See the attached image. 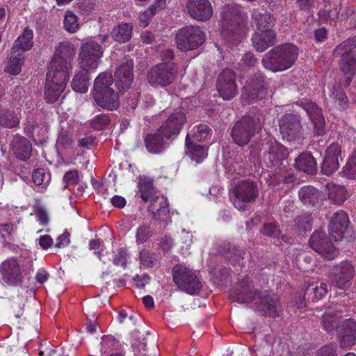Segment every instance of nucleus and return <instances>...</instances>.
<instances>
[{
  "instance_id": "a878e982",
  "label": "nucleus",
  "mask_w": 356,
  "mask_h": 356,
  "mask_svg": "<svg viewBox=\"0 0 356 356\" xmlns=\"http://www.w3.org/2000/svg\"><path fill=\"white\" fill-rule=\"evenodd\" d=\"M300 105L307 113L314 127L318 129V134H321L323 133L324 119L321 108L309 99L300 101Z\"/></svg>"
},
{
  "instance_id": "aec40b11",
  "label": "nucleus",
  "mask_w": 356,
  "mask_h": 356,
  "mask_svg": "<svg viewBox=\"0 0 356 356\" xmlns=\"http://www.w3.org/2000/svg\"><path fill=\"white\" fill-rule=\"evenodd\" d=\"M288 155L286 149L280 143L274 141L271 143L269 150L264 156V163L267 168H281Z\"/></svg>"
},
{
  "instance_id": "6e6552de",
  "label": "nucleus",
  "mask_w": 356,
  "mask_h": 356,
  "mask_svg": "<svg viewBox=\"0 0 356 356\" xmlns=\"http://www.w3.org/2000/svg\"><path fill=\"white\" fill-rule=\"evenodd\" d=\"M221 31L230 32L242 38L246 35V29L243 24L238 8L236 5H227L223 8L220 19Z\"/></svg>"
},
{
  "instance_id": "ea45409f",
  "label": "nucleus",
  "mask_w": 356,
  "mask_h": 356,
  "mask_svg": "<svg viewBox=\"0 0 356 356\" xmlns=\"http://www.w3.org/2000/svg\"><path fill=\"white\" fill-rule=\"evenodd\" d=\"M25 57L24 55L17 56L11 51L10 57L5 67V72L12 75H17L21 72Z\"/></svg>"
},
{
  "instance_id": "49530a36",
  "label": "nucleus",
  "mask_w": 356,
  "mask_h": 356,
  "mask_svg": "<svg viewBox=\"0 0 356 356\" xmlns=\"http://www.w3.org/2000/svg\"><path fill=\"white\" fill-rule=\"evenodd\" d=\"M330 97L339 108L345 109L348 107L347 97L340 85L335 84L333 86Z\"/></svg>"
},
{
  "instance_id": "c9c22d12",
  "label": "nucleus",
  "mask_w": 356,
  "mask_h": 356,
  "mask_svg": "<svg viewBox=\"0 0 356 356\" xmlns=\"http://www.w3.org/2000/svg\"><path fill=\"white\" fill-rule=\"evenodd\" d=\"M329 199L335 204L341 205L347 199L348 193L343 186L333 184H327Z\"/></svg>"
},
{
  "instance_id": "412c9836",
  "label": "nucleus",
  "mask_w": 356,
  "mask_h": 356,
  "mask_svg": "<svg viewBox=\"0 0 356 356\" xmlns=\"http://www.w3.org/2000/svg\"><path fill=\"white\" fill-rule=\"evenodd\" d=\"M134 62L126 60L116 70L115 73V83L120 92L126 91L131 85L134 80Z\"/></svg>"
},
{
  "instance_id": "4468645a",
  "label": "nucleus",
  "mask_w": 356,
  "mask_h": 356,
  "mask_svg": "<svg viewBox=\"0 0 356 356\" xmlns=\"http://www.w3.org/2000/svg\"><path fill=\"white\" fill-rule=\"evenodd\" d=\"M255 131L254 121L250 116H244L236 122L232 130V137L239 146L247 145Z\"/></svg>"
},
{
  "instance_id": "a18cd8bd",
  "label": "nucleus",
  "mask_w": 356,
  "mask_h": 356,
  "mask_svg": "<svg viewBox=\"0 0 356 356\" xmlns=\"http://www.w3.org/2000/svg\"><path fill=\"white\" fill-rule=\"evenodd\" d=\"M33 182L38 187L36 191H40L46 188L50 181V175L44 169H37L33 173Z\"/></svg>"
},
{
  "instance_id": "de8ad7c7",
  "label": "nucleus",
  "mask_w": 356,
  "mask_h": 356,
  "mask_svg": "<svg viewBox=\"0 0 356 356\" xmlns=\"http://www.w3.org/2000/svg\"><path fill=\"white\" fill-rule=\"evenodd\" d=\"M211 129L207 124H199L195 126L188 134L190 135V140L192 139L193 143L202 142L207 139L210 134Z\"/></svg>"
},
{
  "instance_id": "9d476101",
  "label": "nucleus",
  "mask_w": 356,
  "mask_h": 356,
  "mask_svg": "<svg viewBox=\"0 0 356 356\" xmlns=\"http://www.w3.org/2000/svg\"><path fill=\"white\" fill-rule=\"evenodd\" d=\"M103 53L102 46L92 40L82 44L79 54L81 68L84 71L96 70Z\"/></svg>"
},
{
  "instance_id": "cd10ccee",
  "label": "nucleus",
  "mask_w": 356,
  "mask_h": 356,
  "mask_svg": "<svg viewBox=\"0 0 356 356\" xmlns=\"http://www.w3.org/2000/svg\"><path fill=\"white\" fill-rule=\"evenodd\" d=\"M11 150L17 158L26 161L30 157L32 145L28 139L21 136H16L12 141Z\"/></svg>"
},
{
  "instance_id": "473e14b6",
  "label": "nucleus",
  "mask_w": 356,
  "mask_h": 356,
  "mask_svg": "<svg viewBox=\"0 0 356 356\" xmlns=\"http://www.w3.org/2000/svg\"><path fill=\"white\" fill-rule=\"evenodd\" d=\"M296 168L307 174L313 175L316 172V163L309 153L300 154L295 161Z\"/></svg>"
},
{
  "instance_id": "774afa93",
  "label": "nucleus",
  "mask_w": 356,
  "mask_h": 356,
  "mask_svg": "<svg viewBox=\"0 0 356 356\" xmlns=\"http://www.w3.org/2000/svg\"><path fill=\"white\" fill-rule=\"evenodd\" d=\"M134 280L136 282V286L138 288L142 289L146 284H149L150 277L147 274H143L141 275H137L134 277Z\"/></svg>"
},
{
  "instance_id": "f8f14e48",
  "label": "nucleus",
  "mask_w": 356,
  "mask_h": 356,
  "mask_svg": "<svg viewBox=\"0 0 356 356\" xmlns=\"http://www.w3.org/2000/svg\"><path fill=\"white\" fill-rule=\"evenodd\" d=\"M355 270L351 263L344 261L334 266L328 273L330 284L339 289L346 290L351 284Z\"/></svg>"
},
{
  "instance_id": "ddd939ff",
  "label": "nucleus",
  "mask_w": 356,
  "mask_h": 356,
  "mask_svg": "<svg viewBox=\"0 0 356 356\" xmlns=\"http://www.w3.org/2000/svg\"><path fill=\"white\" fill-rule=\"evenodd\" d=\"M186 121L185 113L180 109L175 110L159 127V134L166 140H174L179 134Z\"/></svg>"
},
{
  "instance_id": "39448f33",
  "label": "nucleus",
  "mask_w": 356,
  "mask_h": 356,
  "mask_svg": "<svg viewBox=\"0 0 356 356\" xmlns=\"http://www.w3.org/2000/svg\"><path fill=\"white\" fill-rule=\"evenodd\" d=\"M173 281L178 289L190 295L197 294L202 289V283L197 273L184 264L172 268Z\"/></svg>"
},
{
  "instance_id": "c03bdc74",
  "label": "nucleus",
  "mask_w": 356,
  "mask_h": 356,
  "mask_svg": "<svg viewBox=\"0 0 356 356\" xmlns=\"http://www.w3.org/2000/svg\"><path fill=\"white\" fill-rule=\"evenodd\" d=\"M339 316L334 314L331 309H327L323 316L322 325L323 328L327 332H332L334 329L337 330V327L341 326V323L339 324Z\"/></svg>"
},
{
  "instance_id": "c85d7f7f",
  "label": "nucleus",
  "mask_w": 356,
  "mask_h": 356,
  "mask_svg": "<svg viewBox=\"0 0 356 356\" xmlns=\"http://www.w3.org/2000/svg\"><path fill=\"white\" fill-rule=\"evenodd\" d=\"M33 33L29 28H26L14 42L12 48L13 53L19 55H24V52L30 50L33 45Z\"/></svg>"
},
{
  "instance_id": "13d9d810",
  "label": "nucleus",
  "mask_w": 356,
  "mask_h": 356,
  "mask_svg": "<svg viewBox=\"0 0 356 356\" xmlns=\"http://www.w3.org/2000/svg\"><path fill=\"white\" fill-rule=\"evenodd\" d=\"M356 47V35L353 38H348L346 41L339 44L334 50V54H341L346 51H352Z\"/></svg>"
},
{
  "instance_id": "4be33fe9",
  "label": "nucleus",
  "mask_w": 356,
  "mask_h": 356,
  "mask_svg": "<svg viewBox=\"0 0 356 356\" xmlns=\"http://www.w3.org/2000/svg\"><path fill=\"white\" fill-rule=\"evenodd\" d=\"M348 223V216L344 211L341 210L336 212L333 215L328 227L330 238L336 242L340 241L343 236Z\"/></svg>"
},
{
  "instance_id": "680f3d73",
  "label": "nucleus",
  "mask_w": 356,
  "mask_h": 356,
  "mask_svg": "<svg viewBox=\"0 0 356 356\" xmlns=\"http://www.w3.org/2000/svg\"><path fill=\"white\" fill-rule=\"evenodd\" d=\"M325 156L342 160L341 147L338 143H332L327 147Z\"/></svg>"
},
{
  "instance_id": "c756f323",
  "label": "nucleus",
  "mask_w": 356,
  "mask_h": 356,
  "mask_svg": "<svg viewBox=\"0 0 356 356\" xmlns=\"http://www.w3.org/2000/svg\"><path fill=\"white\" fill-rule=\"evenodd\" d=\"M165 139L163 136L159 134V129L155 134H147L144 138L147 150L152 154L161 152L165 147Z\"/></svg>"
},
{
  "instance_id": "423d86ee",
  "label": "nucleus",
  "mask_w": 356,
  "mask_h": 356,
  "mask_svg": "<svg viewBox=\"0 0 356 356\" xmlns=\"http://www.w3.org/2000/svg\"><path fill=\"white\" fill-rule=\"evenodd\" d=\"M259 195L257 184L250 180L238 183L230 193V199L235 208L245 210L249 204L254 202Z\"/></svg>"
},
{
  "instance_id": "7ed1b4c3",
  "label": "nucleus",
  "mask_w": 356,
  "mask_h": 356,
  "mask_svg": "<svg viewBox=\"0 0 356 356\" xmlns=\"http://www.w3.org/2000/svg\"><path fill=\"white\" fill-rule=\"evenodd\" d=\"M75 54L74 47L70 42H60L56 47L50 62L47 74L48 76L69 81Z\"/></svg>"
},
{
  "instance_id": "0e129e2a",
  "label": "nucleus",
  "mask_w": 356,
  "mask_h": 356,
  "mask_svg": "<svg viewBox=\"0 0 356 356\" xmlns=\"http://www.w3.org/2000/svg\"><path fill=\"white\" fill-rule=\"evenodd\" d=\"M312 218L309 216H304L297 219L298 227L303 232L310 231L312 229Z\"/></svg>"
},
{
  "instance_id": "e433bc0d",
  "label": "nucleus",
  "mask_w": 356,
  "mask_h": 356,
  "mask_svg": "<svg viewBox=\"0 0 356 356\" xmlns=\"http://www.w3.org/2000/svg\"><path fill=\"white\" fill-rule=\"evenodd\" d=\"M298 196L304 204L315 205L319 200L320 192L312 186H305L299 190Z\"/></svg>"
},
{
  "instance_id": "37998d69",
  "label": "nucleus",
  "mask_w": 356,
  "mask_h": 356,
  "mask_svg": "<svg viewBox=\"0 0 356 356\" xmlns=\"http://www.w3.org/2000/svg\"><path fill=\"white\" fill-rule=\"evenodd\" d=\"M122 345L112 336H104L101 342V356L111 352L120 350Z\"/></svg>"
},
{
  "instance_id": "bb28decb",
  "label": "nucleus",
  "mask_w": 356,
  "mask_h": 356,
  "mask_svg": "<svg viewBox=\"0 0 356 356\" xmlns=\"http://www.w3.org/2000/svg\"><path fill=\"white\" fill-rule=\"evenodd\" d=\"M93 97L98 106L108 111L116 110L120 105L119 97L113 90L107 92L93 93Z\"/></svg>"
},
{
  "instance_id": "9b49d317",
  "label": "nucleus",
  "mask_w": 356,
  "mask_h": 356,
  "mask_svg": "<svg viewBox=\"0 0 356 356\" xmlns=\"http://www.w3.org/2000/svg\"><path fill=\"white\" fill-rule=\"evenodd\" d=\"M177 68L173 62H163L151 68L147 79L154 87H165L172 83Z\"/></svg>"
},
{
  "instance_id": "58836bf2",
  "label": "nucleus",
  "mask_w": 356,
  "mask_h": 356,
  "mask_svg": "<svg viewBox=\"0 0 356 356\" xmlns=\"http://www.w3.org/2000/svg\"><path fill=\"white\" fill-rule=\"evenodd\" d=\"M63 23V29L70 33H76L81 26L79 17L71 10L65 12Z\"/></svg>"
},
{
  "instance_id": "e2e57ef3",
  "label": "nucleus",
  "mask_w": 356,
  "mask_h": 356,
  "mask_svg": "<svg viewBox=\"0 0 356 356\" xmlns=\"http://www.w3.org/2000/svg\"><path fill=\"white\" fill-rule=\"evenodd\" d=\"M159 245L164 252H168L174 245V240L170 236L165 234L160 238Z\"/></svg>"
},
{
  "instance_id": "69168bd1",
  "label": "nucleus",
  "mask_w": 356,
  "mask_h": 356,
  "mask_svg": "<svg viewBox=\"0 0 356 356\" xmlns=\"http://www.w3.org/2000/svg\"><path fill=\"white\" fill-rule=\"evenodd\" d=\"M72 139L71 135L66 131H62L57 139V145L67 147L71 145Z\"/></svg>"
},
{
  "instance_id": "20e7f679",
  "label": "nucleus",
  "mask_w": 356,
  "mask_h": 356,
  "mask_svg": "<svg viewBox=\"0 0 356 356\" xmlns=\"http://www.w3.org/2000/svg\"><path fill=\"white\" fill-rule=\"evenodd\" d=\"M298 49L291 43L275 47L266 53L263 59V66L272 72H280L290 68L297 60Z\"/></svg>"
},
{
  "instance_id": "603ef678",
  "label": "nucleus",
  "mask_w": 356,
  "mask_h": 356,
  "mask_svg": "<svg viewBox=\"0 0 356 356\" xmlns=\"http://www.w3.org/2000/svg\"><path fill=\"white\" fill-rule=\"evenodd\" d=\"M339 167V161L337 159H330L325 156L322 163V172L326 175L333 174Z\"/></svg>"
},
{
  "instance_id": "b1692460",
  "label": "nucleus",
  "mask_w": 356,
  "mask_h": 356,
  "mask_svg": "<svg viewBox=\"0 0 356 356\" xmlns=\"http://www.w3.org/2000/svg\"><path fill=\"white\" fill-rule=\"evenodd\" d=\"M151 207L152 208V218L159 224L165 227L172 222L168 208V202L164 197H156L154 200Z\"/></svg>"
},
{
  "instance_id": "5701e85b",
  "label": "nucleus",
  "mask_w": 356,
  "mask_h": 356,
  "mask_svg": "<svg viewBox=\"0 0 356 356\" xmlns=\"http://www.w3.org/2000/svg\"><path fill=\"white\" fill-rule=\"evenodd\" d=\"M341 339L340 344L343 348H349L356 343V321L349 318L341 322L337 327Z\"/></svg>"
},
{
  "instance_id": "dca6fc26",
  "label": "nucleus",
  "mask_w": 356,
  "mask_h": 356,
  "mask_svg": "<svg viewBox=\"0 0 356 356\" xmlns=\"http://www.w3.org/2000/svg\"><path fill=\"white\" fill-rule=\"evenodd\" d=\"M267 90L264 77L261 75L250 78L245 83L242 93L243 99L248 104L265 97Z\"/></svg>"
},
{
  "instance_id": "393cba45",
  "label": "nucleus",
  "mask_w": 356,
  "mask_h": 356,
  "mask_svg": "<svg viewBox=\"0 0 356 356\" xmlns=\"http://www.w3.org/2000/svg\"><path fill=\"white\" fill-rule=\"evenodd\" d=\"M68 81L60 79L49 77L47 74L44 95L49 103H54L58 100L66 88Z\"/></svg>"
},
{
  "instance_id": "2f4dec72",
  "label": "nucleus",
  "mask_w": 356,
  "mask_h": 356,
  "mask_svg": "<svg viewBox=\"0 0 356 356\" xmlns=\"http://www.w3.org/2000/svg\"><path fill=\"white\" fill-rule=\"evenodd\" d=\"M334 56H341V59L339 62V66L341 70L345 74H350L352 75L356 73V52H352L350 51H346L343 54H334Z\"/></svg>"
},
{
  "instance_id": "f257e3e1",
  "label": "nucleus",
  "mask_w": 356,
  "mask_h": 356,
  "mask_svg": "<svg viewBox=\"0 0 356 356\" xmlns=\"http://www.w3.org/2000/svg\"><path fill=\"white\" fill-rule=\"evenodd\" d=\"M233 300L239 303H252L264 312L266 316L275 317L281 310L278 298L275 294L266 291L259 293L252 289V283L248 279L243 280L241 284L238 295L231 293Z\"/></svg>"
},
{
  "instance_id": "3c124183",
  "label": "nucleus",
  "mask_w": 356,
  "mask_h": 356,
  "mask_svg": "<svg viewBox=\"0 0 356 356\" xmlns=\"http://www.w3.org/2000/svg\"><path fill=\"white\" fill-rule=\"evenodd\" d=\"M129 254L127 250L124 248H119L113 251V256L112 259L113 264L116 266H120L125 269L127 264Z\"/></svg>"
},
{
  "instance_id": "052dcab7",
  "label": "nucleus",
  "mask_w": 356,
  "mask_h": 356,
  "mask_svg": "<svg viewBox=\"0 0 356 356\" xmlns=\"http://www.w3.org/2000/svg\"><path fill=\"white\" fill-rule=\"evenodd\" d=\"M79 173L76 170L67 172L63 177L65 188L75 186L79 182Z\"/></svg>"
},
{
  "instance_id": "864d4df0",
  "label": "nucleus",
  "mask_w": 356,
  "mask_h": 356,
  "mask_svg": "<svg viewBox=\"0 0 356 356\" xmlns=\"http://www.w3.org/2000/svg\"><path fill=\"white\" fill-rule=\"evenodd\" d=\"M138 259L144 268L153 267L156 263L154 254L145 249L140 251Z\"/></svg>"
},
{
  "instance_id": "8fccbe9b",
  "label": "nucleus",
  "mask_w": 356,
  "mask_h": 356,
  "mask_svg": "<svg viewBox=\"0 0 356 356\" xmlns=\"http://www.w3.org/2000/svg\"><path fill=\"white\" fill-rule=\"evenodd\" d=\"M152 231L149 225H140L136 231V241L138 244H143L152 236Z\"/></svg>"
},
{
  "instance_id": "4d7b16f0",
  "label": "nucleus",
  "mask_w": 356,
  "mask_h": 356,
  "mask_svg": "<svg viewBox=\"0 0 356 356\" xmlns=\"http://www.w3.org/2000/svg\"><path fill=\"white\" fill-rule=\"evenodd\" d=\"M89 249L94 251V254H96L98 258L106 263V260L103 258L105 246L104 243L100 239L91 240L89 243Z\"/></svg>"
},
{
  "instance_id": "72a5a7b5",
  "label": "nucleus",
  "mask_w": 356,
  "mask_h": 356,
  "mask_svg": "<svg viewBox=\"0 0 356 356\" xmlns=\"http://www.w3.org/2000/svg\"><path fill=\"white\" fill-rule=\"evenodd\" d=\"M133 26L129 23H121L114 26L111 35L112 38L119 42H126L131 38Z\"/></svg>"
},
{
  "instance_id": "f704fd0d",
  "label": "nucleus",
  "mask_w": 356,
  "mask_h": 356,
  "mask_svg": "<svg viewBox=\"0 0 356 356\" xmlns=\"http://www.w3.org/2000/svg\"><path fill=\"white\" fill-rule=\"evenodd\" d=\"M19 113L6 108L0 109V127L9 129L16 127L19 124Z\"/></svg>"
},
{
  "instance_id": "0eeeda50",
  "label": "nucleus",
  "mask_w": 356,
  "mask_h": 356,
  "mask_svg": "<svg viewBox=\"0 0 356 356\" xmlns=\"http://www.w3.org/2000/svg\"><path fill=\"white\" fill-rule=\"evenodd\" d=\"M25 270L19 261L10 257L0 264V284L5 286H21L24 280Z\"/></svg>"
},
{
  "instance_id": "f03ea898",
  "label": "nucleus",
  "mask_w": 356,
  "mask_h": 356,
  "mask_svg": "<svg viewBox=\"0 0 356 356\" xmlns=\"http://www.w3.org/2000/svg\"><path fill=\"white\" fill-rule=\"evenodd\" d=\"M275 22L273 15L266 10L254 9L252 11L251 24L255 31L252 42L257 51L263 52L275 44Z\"/></svg>"
},
{
  "instance_id": "2eb2a0df",
  "label": "nucleus",
  "mask_w": 356,
  "mask_h": 356,
  "mask_svg": "<svg viewBox=\"0 0 356 356\" xmlns=\"http://www.w3.org/2000/svg\"><path fill=\"white\" fill-rule=\"evenodd\" d=\"M217 90L224 100H229L238 94L236 74L229 69L223 70L218 76Z\"/></svg>"
},
{
  "instance_id": "7c9ffc66",
  "label": "nucleus",
  "mask_w": 356,
  "mask_h": 356,
  "mask_svg": "<svg viewBox=\"0 0 356 356\" xmlns=\"http://www.w3.org/2000/svg\"><path fill=\"white\" fill-rule=\"evenodd\" d=\"M186 147L191 159L197 163H201L207 157L208 147L197 145L193 141H190L189 134H187L186 137Z\"/></svg>"
},
{
  "instance_id": "5fc2aeb1",
  "label": "nucleus",
  "mask_w": 356,
  "mask_h": 356,
  "mask_svg": "<svg viewBox=\"0 0 356 356\" xmlns=\"http://www.w3.org/2000/svg\"><path fill=\"white\" fill-rule=\"evenodd\" d=\"M110 122L108 115L105 114H99L95 116L90 121L92 127L96 130H102L104 129Z\"/></svg>"
},
{
  "instance_id": "bf43d9fd",
  "label": "nucleus",
  "mask_w": 356,
  "mask_h": 356,
  "mask_svg": "<svg viewBox=\"0 0 356 356\" xmlns=\"http://www.w3.org/2000/svg\"><path fill=\"white\" fill-rule=\"evenodd\" d=\"M343 173L348 179L356 177V157L352 156L343 167Z\"/></svg>"
},
{
  "instance_id": "4c0bfd02",
  "label": "nucleus",
  "mask_w": 356,
  "mask_h": 356,
  "mask_svg": "<svg viewBox=\"0 0 356 356\" xmlns=\"http://www.w3.org/2000/svg\"><path fill=\"white\" fill-rule=\"evenodd\" d=\"M113 81L111 73L102 72L99 74L95 80L93 93H97L99 91L104 92L108 90H113L111 86Z\"/></svg>"
},
{
  "instance_id": "09e8293b",
  "label": "nucleus",
  "mask_w": 356,
  "mask_h": 356,
  "mask_svg": "<svg viewBox=\"0 0 356 356\" xmlns=\"http://www.w3.org/2000/svg\"><path fill=\"white\" fill-rule=\"evenodd\" d=\"M139 191L140 197L145 202L152 201L155 194L152 181L150 180H143L139 182Z\"/></svg>"
},
{
  "instance_id": "f3484780",
  "label": "nucleus",
  "mask_w": 356,
  "mask_h": 356,
  "mask_svg": "<svg viewBox=\"0 0 356 356\" xmlns=\"http://www.w3.org/2000/svg\"><path fill=\"white\" fill-rule=\"evenodd\" d=\"M309 245L314 251L326 259H334L339 254L336 248L326 238L325 232L321 231H316L312 234Z\"/></svg>"
},
{
  "instance_id": "79ce46f5",
  "label": "nucleus",
  "mask_w": 356,
  "mask_h": 356,
  "mask_svg": "<svg viewBox=\"0 0 356 356\" xmlns=\"http://www.w3.org/2000/svg\"><path fill=\"white\" fill-rule=\"evenodd\" d=\"M74 91L80 93H86L88 89V79L85 72H79L72 79L71 83Z\"/></svg>"
},
{
  "instance_id": "338daca9",
  "label": "nucleus",
  "mask_w": 356,
  "mask_h": 356,
  "mask_svg": "<svg viewBox=\"0 0 356 356\" xmlns=\"http://www.w3.org/2000/svg\"><path fill=\"white\" fill-rule=\"evenodd\" d=\"M316 356H337L336 346L334 344L325 345L318 351Z\"/></svg>"
},
{
  "instance_id": "6e6d98bb",
  "label": "nucleus",
  "mask_w": 356,
  "mask_h": 356,
  "mask_svg": "<svg viewBox=\"0 0 356 356\" xmlns=\"http://www.w3.org/2000/svg\"><path fill=\"white\" fill-rule=\"evenodd\" d=\"M156 14V6L152 5L148 9L139 14V25L146 27Z\"/></svg>"
},
{
  "instance_id": "a211bd4d",
  "label": "nucleus",
  "mask_w": 356,
  "mask_h": 356,
  "mask_svg": "<svg viewBox=\"0 0 356 356\" xmlns=\"http://www.w3.org/2000/svg\"><path fill=\"white\" fill-rule=\"evenodd\" d=\"M186 8L189 16L198 22L209 21L213 13L209 0H187Z\"/></svg>"
},
{
  "instance_id": "a19ab883",
  "label": "nucleus",
  "mask_w": 356,
  "mask_h": 356,
  "mask_svg": "<svg viewBox=\"0 0 356 356\" xmlns=\"http://www.w3.org/2000/svg\"><path fill=\"white\" fill-rule=\"evenodd\" d=\"M327 293V286L324 282H316L310 284L305 290V296L310 298L311 296L313 301L321 299Z\"/></svg>"
},
{
  "instance_id": "6ab92c4d",
  "label": "nucleus",
  "mask_w": 356,
  "mask_h": 356,
  "mask_svg": "<svg viewBox=\"0 0 356 356\" xmlns=\"http://www.w3.org/2000/svg\"><path fill=\"white\" fill-rule=\"evenodd\" d=\"M280 129L283 138L292 141L300 137L301 124L297 115L286 114L280 120Z\"/></svg>"
},
{
  "instance_id": "1a4fd4ad",
  "label": "nucleus",
  "mask_w": 356,
  "mask_h": 356,
  "mask_svg": "<svg viewBox=\"0 0 356 356\" xmlns=\"http://www.w3.org/2000/svg\"><path fill=\"white\" fill-rule=\"evenodd\" d=\"M205 41V34L198 26L190 25L180 29L176 34V43L181 51L197 49Z\"/></svg>"
}]
</instances>
